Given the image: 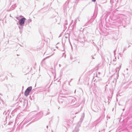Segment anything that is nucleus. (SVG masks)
Returning a JSON list of instances; mask_svg holds the SVG:
<instances>
[{
  "mask_svg": "<svg viewBox=\"0 0 132 132\" xmlns=\"http://www.w3.org/2000/svg\"><path fill=\"white\" fill-rule=\"evenodd\" d=\"M76 21H77V19H76V20H75V22H74V24H76Z\"/></svg>",
  "mask_w": 132,
  "mask_h": 132,
  "instance_id": "12",
  "label": "nucleus"
},
{
  "mask_svg": "<svg viewBox=\"0 0 132 132\" xmlns=\"http://www.w3.org/2000/svg\"><path fill=\"white\" fill-rule=\"evenodd\" d=\"M79 129L78 128H76L73 131V132H78Z\"/></svg>",
  "mask_w": 132,
  "mask_h": 132,
  "instance_id": "8",
  "label": "nucleus"
},
{
  "mask_svg": "<svg viewBox=\"0 0 132 132\" xmlns=\"http://www.w3.org/2000/svg\"><path fill=\"white\" fill-rule=\"evenodd\" d=\"M12 123V122H11V123Z\"/></svg>",
  "mask_w": 132,
  "mask_h": 132,
  "instance_id": "24",
  "label": "nucleus"
},
{
  "mask_svg": "<svg viewBox=\"0 0 132 132\" xmlns=\"http://www.w3.org/2000/svg\"><path fill=\"white\" fill-rule=\"evenodd\" d=\"M56 47L57 48H58V47L57 46H56Z\"/></svg>",
  "mask_w": 132,
  "mask_h": 132,
  "instance_id": "20",
  "label": "nucleus"
},
{
  "mask_svg": "<svg viewBox=\"0 0 132 132\" xmlns=\"http://www.w3.org/2000/svg\"><path fill=\"white\" fill-rule=\"evenodd\" d=\"M47 128H48V126H47Z\"/></svg>",
  "mask_w": 132,
  "mask_h": 132,
  "instance_id": "25",
  "label": "nucleus"
},
{
  "mask_svg": "<svg viewBox=\"0 0 132 132\" xmlns=\"http://www.w3.org/2000/svg\"><path fill=\"white\" fill-rule=\"evenodd\" d=\"M26 19L24 18H21L19 21V22L20 24L22 26L23 25L24 22L25 21ZM19 28L20 29V32L21 33L22 32V26H19Z\"/></svg>",
  "mask_w": 132,
  "mask_h": 132,
  "instance_id": "1",
  "label": "nucleus"
},
{
  "mask_svg": "<svg viewBox=\"0 0 132 132\" xmlns=\"http://www.w3.org/2000/svg\"><path fill=\"white\" fill-rule=\"evenodd\" d=\"M123 111H124V109H123Z\"/></svg>",
  "mask_w": 132,
  "mask_h": 132,
  "instance_id": "21",
  "label": "nucleus"
},
{
  "mask_svg": "<svg viewBox=\"0 0 132 132\" xmlns=\"http://www.w3.org/2000/svg\"><path fill=\"white\" fill-rule=\"evenodd\" d=\"M121 65H120L119 67H118L116 68V72H118V73L119 72V70H120V68H121Z\"/></svg>",
  "mask_w": 132,
  "mask_h": 132,
  "instance_id": "5",
  "label": "nucleus"
},
{
  "mask_svg": "<svg viewBox=\"0 0 132 132\" xmlns=\"http://www.w3.org/2000/svg\"><path fill=\"white\" fill-rule=\"evenodd\" d=\"M73 20H72L71 21V23L70 24V25H71V24L72 23H73Z\"/></svg>",
  "mask_w": 132,
  "mask_h": 132,
  "instance_id": "13",
  "label": "nucleus"
},
{
  "mask_svg": "<svg viewBox=\"0 0 132 132\" xmlns=\"http://www.w3.org/2000/svg\"><path fill=\"white\" fill-rule=\"evenodd\" d=\"M75 113V114H76L77 113Z\"/></svg>",
  "mask_w": 132,
  "mask_h": 132,
  "instance_id": "22",
  "label": "nucleus"
},
{
  "mask_svg": "<svg viewBox=\"0 0 132 132\" xmlns=\"http://www.w3.org/2000/svg\"><path fill=\"white\" fill-rule=\"evenodd\" d=\"M30 121V120H28V122H29V121Z\"/></svg>",
  "mask_w": 132,
  "mask_h": 132,
  "instance_id": "19",
  "label": "nucleus"
},
{
  "mask_svg": "<svg viewBox=\"0 0 132 132\" xmlns=\"http://www.w3.org/2000/svg\"><path fill=\"white\" fill-rule=\"evenodd\" d=\"M58 102L60 104H61L63 103V100L62 98H59V99Z\"/></svg>",
  "mask_w": 132,
  "mask_h": 132,
  "instance_id": "6",
  "label": "nucleus"
},
{
  "mask_svg": "<svg viewBox=\"0 0 132 132\" xmlns=\"http://www.w3.org/2000/svg\"><path fill=\"white\" fill-rule=\"evenodd\" d=\"M96 0H92V1L93 2H94Z\"/></svg>",
  "mask_w": 132,
  "mask_h": 132,
  "instance_id": "15",
  "label": "nucleus"
},
{
  "mask_svg": "<svg viewBox=\"0 0 132 132\" xmlns=\"http://www.w3.org/2000/svg\"><path fill=\"white\" fill-rule=\"evenodd\" d=\"M67 24H68V23H66L65 24V25H67Z\"/></svg>",
  "mask_w": 132,
  "mask_h": 132,
  "instance_id": "16",
  "label": "nucleus"
},
{
  "mask_svg": "<svg viewBox=\"0 0 132 132\" xmlns=\"http://www.w3.org/2000/svg\"><path fill=\"white\" fill-rule=\"evenodd\" d=\"M31 20L30 19H29L28 20V22L29 23L30 22H31Z\"/></svg>",
  "mask_w": 132,
  "mask_h": 132,
  "instance_id": "9",
  "label": "nucleus"
},
{
  "mask_svg": "<svg viewBox=\"0 0 132 132\" xmlns=\"http://www.w3.org/2000/svg\"><path fill=\"white\" fill-rule=\"evenodd\" d=\"M29 92L28 91H27V90H26L24 93L25 95L26 96H27L29 95Z\"/></svg>",
  "mask_w": 132,
  "mask_h": 132,
  "instance_id": "3",
  "label": "nucleus"
},
{
  "mask_svg": "<svg viewBox=\"0 0 132 132\" xmlns=\"http://www.w3.org/2000/svg\"><path fill=\"white\" fill-rule=\"evenodd\" d=\"M76 92V90H75V92H74L75 93Z\"/></svg>",
  "mask_w": 132,
  "mask_h": 132,
  "instance_id": "18",
  "label": "nucleus"
},
{
  "mask_svg": "<svg viewBox=\"0 0 132 132\" xmlns=\"http://www.w3.org/2000/svg\"><path fill=\"white\" fill-rule=\"evenodd\" d=\"M98 73H99V74H100V72H98Z\"/></svg>",
  "mask_w": 132,
  "mask_h": 132,
  "instance_id": "26",
  "label": "nucleus"
},
{
  "mask_svg": "<svg viewBox=\"0 0 132 132\" xmlns=\"http://www.w3.org/2000/svg\"><path fill=\"white\" fill-rule=\"evenodd\" d=\"M59 108H60V107H59V108H58V109H59Z\"/></svg>",
  "mask_w": 132,
  "mask_h": 132,
  "instance_id": "23",
  "label": "nucleus"
},
{
  "mask_svg": "<svg viewBox=\"0 0 132 132\" xmlns=\"http://www.w3.org/2000/svg\"><path fill=\"white\" fill-rule=\"evenodd\" d=\"M116 61V58H115V59H114L113 60L111 61L112 62L113 61Z\"/></svg>",
  "mask_w": 132,
  "mask_h": 132,
  "instance_id": "10",
  "label": "nucleus"
},
{
  "mask_svg": "<svg viewBox=\"0 0 132 132\" xmlns=\"http://www.w3.org/2000/svg\"><path fill=\"white\" fill-rule=\"evenodd\" d=\"M32 87L31 86L29 87H28L27 89L26 90H27V91H28L29 92H30V91L32 89Z\"/></svg>",
  "mask_w": 132,
  "mask_h": 132,
  "instance_id": "7",
  "label": "nucleus"
},
{
  "mask_svg": "<svg viewBox=\"0 0 132 132\" xmlns=\"http://www.w3.org/2000/svg\"><path fill=\"white\" fill-rule=\"evenodd\" d=\"M101 2L102 3H106V0H104V2Z\"/></svg>",
  "mask_w": 132,
  "mask_h": 132,
  "instance_id": "11",
  "label": "nucleus"
},
{
  "mask_svg": "<svg viewBox=\"0 0 132 132\" xmlns=\"http://www.w3.org/2000/svg\"><path fill=\"white\" fill-rule=\"evenodd\" d=\"M50 112H47V114H50Z\"/></svg>",
  "mask_w": 132,
  "mask_h": 132,
  "instance_id": "14",
  "label": "nucleus"
},
{
  "mask_svg": "<svg viewBox=\"0 0 132 132\" xmlns=\"http://www.w3.org/2000/svg\"><path fill=\"white\" fill-rule=\"evenodd\" d=\"M59 67H61V65H60V64H59Z\"/></svg>",
  "mask_w": 132,
  "mask_h": 132,
  "instance_id": "17",
  "label": "nucleus"
},
{
  "mask_svg": "<svg viewBox=\"0 0 132 132\" xmlns=\"http://www.w3.org/2000/svg\"><path fill=\"white\" fill-rule=\"evenodd\" d=\"M16 7V4H14L12 5L11 7V9L12 10H13L15 9Z\"/></svg>",
  "mask_w": 132,
  "mask_h": 132,
  "instance_id": "4",
  "label": "nucleus"
},
{
  "mask_svg": "<svg viewBox=\"0 0 132 132\" xmlns=\"http://www.w3.org/2000/svg\"><path fill=\"white\" fill-rule=\"evenodd\" d=\"M50 56H48L46 58L44 59L41 62V64L43 66H44V65L45 64V62L44 61L46 59L48 58Z\"/></svg>",
  "mask_w": 132,
  "mask_h": 132,
  "instance_id": "2",
  "label": "nucleus"
}]
</instances>
